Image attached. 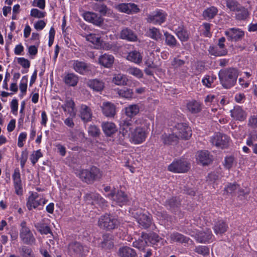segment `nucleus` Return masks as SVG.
Segmentation results:
<instances>
[{"mask_svg":"<svg viewBox=\"0 0 257 257\" xmlns=\"http://www.w3.org/2000/svg\"><path fill=\"white\" fill-rule=\"evenodd\" d=\"M142 237L144 240H147V245L155 244L157 242H158L160 240L159 236L155 233H150L149 234L143 233Z\"/></svg>","mask_w":257,"mask_h":257,"instance_id":"32","label":"nucleus"},{"mask_svg":"<svg viewBox=\"0 0 257 257\" xmlns=\"http://www.w3.org/2000/svg\"><path fill=\"white\" fill-rule=\"evenodd\" d=\"M216 79V77L214 75L205 76L202 80V82L204 85L209 88L212 87L214 81Z\"/></svg>","mask_w":257,"mask_h":257,"instance_id":"50","label":"nucleus"},{"mask_svg":"<svg viewBox=\"0 0 257 257\" xmlns=\"http://www.w3.org/2000/svg\"><path fill=\"white\" fill-rule=\"evenodd\" d=\"M140 111V107L137 104H131L125 107L124 112L127 116L132 118L136 115Z\"/></svg>","mask_w":257,"mask_h":257,"instance_id":"34","label":"nucleus"},{"mask_svg":"<svg viewBox=\"0 0 257 257\" xmlns=\"http://www.w3.org/2000/svg\"><path fill=\"white\" fill-rule=\"evenodd\" d=\"M117 93L121 97L130 99L132 97L133 91L132 89L124 88L123 89L118 90Z\"/></svg>","mask_w":257,"mask_h":257,"instance_id":"52","label":"nucleus"},{"mask_svg":"<svg viewBox=\"0 0 257 257\" xmlns=\"http://www.w3.org/2000/svg\"><path fill=\"white\" fill-rule=\"evenodd\" d=\"M193 228L188 229L187 233L195 237L197 241L200 243L209 242L212 238V234L209 229H206L203 232H198V229L193 227Z\"/></svg>","mask_w":257,"mask_h":257,"instance_id":"8","label":"nucleus"},{"mask_svg":"<svg viewBox=\"0 0 257 257\" xmlns=\"http://www.w3.org/2000/svg\"><path fill=\"white\" fill-rule=\"evenodd\" d=\"M229 141V138L226 135L220 133L215 134L211 139V142L213 145L221 148L226 147Z\"/></svg>","mask_w":257,"mask_h":257,"instance_id":"14","label":"nucleus"},{"mask_svg":"<svg viewBox=\"0 0 257 257\" xmlns=\"http://www.w3.org/2000/svg\"><path fill=\"white\" fill-rule=\"evenodd\" d=\"M43 156L42 153L40 150L34 151L30 156V160L33 164L35 165L38 161V160Z\"/></svg>","mask_w":257,"mask_h":257,"instance_id":"53","label":"nucleus"},{"mask_svg":"<svg viewBox=\"0 0 257 257\" xmlns=\"http://www.w3.org/2000/svg\"><path fill=\"white\" fill-rule=\"evenodd\" d=\"M22 250L23 252L22 257H35L32 249L28 247L23 246L22 248Z\"/></svg>","mask_w":257,"mask_h":257,"instance_id":"58","label":"nucleus"},{"mask_svg":"<svg viewBox=\"0 0 257 257\" xmlns=\"http://www.w3.org/2000/svg\"><path fill=\"white\" fill-rule=\"evenodd\" d=\"M12 178L16 193L18 195H22L23 187L21 179L20 173L19 169L15 170L14 174L12 175Z\"/></svg>","mask_w":257,"mask_h":257,"instance_id":"19","label":"nucleus"},{"mask_svg":"<svg viewBox=\"0 0 257 257\" xmlns=\"http://www.w3.org/2000/svg\"><path fill=\"white\" fill-rule=\"evenodd\" d=\"M98 224L101 228L110 230L117 226L118 221L114 217L105 214L99 219Z\"/></svg>","mask_w":257,"mask_h":257,"instance_id":"9","label":"nucleus"},{"mask_svg":"<svg viewBox=\"0 0 257 257\" xmlns=\"http://www.w3.org/2000/svg\"><path fill=\"white\" fill-rule=\"evenodd\" d=\"M114 57L111 55L104 54L101 55L98 59V63L106 68H110L114 62Z\"/></svg>","mask_w":257,"mask_h":257,"instance_id":"27","label":"nucleus"},{"mask_svg":"<svg viewBox=\"0 0 257 257\" xmlns=\"http://www.w3.org/2000/svg\"><path fill=\"white\" fill-rule=\"evenodd\" d=\"M27 84H28V76H24L22 77L20 84V94H19V96L21 98H23L26 94L27 90Z\"/></svg>","mask_w":257,"mask_h":257,"instance_id":"41","label":"nucleus"},{"mask_svg":"<svg viewBox=\"0 0 257 257\" xmlns=\"http://www.w3.org/2000/svg\"><path fill=\"white\" fill-rule=\"evenodd\" d=\"M47 201L42 195L37 192H32L27 199L26 205L30 210L36 208L41 209Z\"/></svg>","mask_w":257,"mask_h":257,"instance_id":"6","label":"nucleus"},{"mask_svg":"<svg viewBox=\"0 0 257 257\" xmlns=\"http://www.w3.org/2000/svg\"><path fill=\"white\" fill-rule=\"evenodd\" d=\"M31 16L37 18H43L45 16V13L37 9H33L31 11Z\"/></svg>","mask_w":257,"mask_h":257,"instance_id":"61","label":"nucleus"},{"mask_svg":"<svg viewBox=\"0 0 257 257\" xmlns=\"http://www.w3.org/2000/svg\"><path fill=\"white\" fill-rule=\"evenodd\" d=\"M164 35L166 38V43L168 45L174 46L176 45V40L173 35L168 33L167 32L165 33Z\"/></svg>","mask_w":257,"mask_h":257,"instance_id":"55","label":"nucleus"},{"mask_svg":"<svg viewBox=\"0 0 257 257\" xmlns=\"http://www.w3.org/2000/svg\"><path fill=\"white\" fill-rule=\"evenodd\" d=\"M188 162L184 160H179L173 161L168 166L169 171L175 173H185L189 169Z\"/></svg>","mask_w":257,"mask_h":257,"instance_id":"10","label":"nucleus"},{"mask_svg":"<svg viewBox=\"0 0 257 257\" xmlns=\"http://www.w3.org/2000/svg\"><path fill=\"white\" fill-rule=\"evenodd\" d=\"M227 228V225L223 221H218L214 227L215 233L217 234H222L224 233Z\"/></svg>","mask_w":257,"mask_h":257,"instance_id":"43","label":"nucleus"},{"mask_svg":"<svg viewBox=\"0 0 257 257\" xmlns=\"http://www.w3.org/2000/svg\"><path fill=\"white\" fill-rule=\"evenodd\" d=\"M83 17L85 21L96 26H100L103 22V19L101 17L92 12H85L83 14Z\"/></svg>","mask_w":257,"mask_h":257,"instance_id":"22","label":"nucleus"},{"mask_svg":"<svg viewBox=\"0 0 257 257\" xmlns=\"http://www.w3.org/2000/svg\"><path fill=\"white\" fill-rule=\"evenodd\" d=\"M196 160L203 165L208 164L211 161V158L207 151L198 152L196 155Z\"/></svg>","mask_w":257,"mask_h":257,"instance_id":"25","label":"nucleus"},{"mask_svg":"<svg viewBox=\"0 0 257 257\" xmlns=\"http://www.w3.org/2000/svg\"><path fill=\"white\" fill-rule=\"evenodd\" d=\"M103 133L106 137H111L117 132L116 125L111 121H103L101 123Z\"/></svg>","mask_w":257,"mask_h":257,"instance_id":"18","label":"nucleus"},{"mask_svg":"<svg viewBox=\"0 0 257 257\" xmlns=\"http://www.w3.org/2000/svg\"><path fill=\"white\" fill-rule=\"evenodd\" d=\"M116 8L119 12L128 14L138 13L140 10L138 6L133 3L121 4L118 5Z\"/></svg>","mask_w":257,"mask_h":257,"instance_id":"21","label":"nucleus"},{"mask_svg":"<svg viewBox=\"0 0 257 257\" xmlns=\"http://www.w3.org/2000/svg\"><path fill=\"white\" fill-rule=\"evenodd\" d=\"M103 114L106 117H112L116 113L115 106L112 103L104 101L100 106Z\"/></svg>","mask_w":257,"mask_h":257,"instance_id":"20","label":"nucleus"},{"mask_svg":"<svg viewBox=\"0 0 257 257\" xmlns=\"http://www.w3.org/2000/svg\"><path fill=\"white\" fill-rule=\"evenodd\" d=\"M172 135H175L171 140H167L171 136L165 135L163 137L164 142L166 144H173L177 143L179 139H188L192 135L191 128L186 123H179L176 124L172 130Z\"/></svg>","mask_w":257,"mask_h":257,"instance_id":"2","label":"nucleus"},{"mask_svg":"<svg viewBox=\"0 0 257 257\" xmlns=\"http://www.w3.org/2000/svg\"><path fill=\"white\" fill-rule=\"evenodd\" d=\"M168 239L172 243L177 242L189 243L190 241L189 238L178 232H173L171 233L169 236V237L168 238Z\"/></svg>","mask_w":257,"mask_h":257,"instance_id":"29","label":"nucleus"},{"mask_svg":"<svg viewBox=\"0 0 257 257\" xmlns=\"http://www.w3.org/2000/svg\"><path fill=\"white\" fill-rule=\"evenodd\" d=\"M146 35L156 41L161 40L162 36L160 30L155 27L149 28L146 32Z\"/></svg>","mask_w":257,"mask_h":257,"instance_id":"33","label":"nucleus"},{"mask_svg":"<svg viewBox=\"0 0 257 257\" xmlns=\"http://www.w3.org/2000/svg\"><path fill=\"white\" fill-rule=\"evenodd\" d=\"M106 195L113 201L112 206L118 205L122 206L126 204L128 201L127 196L121 191H117V192L114 191L113 193L108 194Z\"/></svg>","mask_w":257,"mask_h":257,"instance_id":"12","label":"nucleus"},{"mask_svg":"<svg viewBox=\"0 0 257 257\" xmlns=\"http://www.w3.org/2000/svg\"><path fill=\"white\" fill-rule=\"evenodd\" d=\"M120 38L131 42L137 40L136 34L131 29L125 28L123 29L120 33Z\"/></svg>","mask_w":257,"mask_h":257,"instance_id":"26","label":"nucleus"},{"mask_svg":"<svg viewBox=\"0 0 257 257\" xmlns=\"http://www.w3.org/2000/svg\"><path fill=\"white\" fill-rule=\"evenodd\" d=\"M87 85L93 90L96 91L102 90L104 87V82L97 79L89 80L87 82Z\"/></svg>","mask_w":257,"mask_h":257,"instance_id":"30","label":"nucleus"},{"mask_svg":"<svg viewBox=\"0 0 257 257\" xmlns=\"http://www.w3.org/2000/svg\"><path fill=\"white\" fill-rule=\"evenodd\" d=\"M17 62L24 68L28 69L30 66V61L24 57L18 58Z\"/></svg>","mask_w":257,"mask_h":257,"instance_id":"59","label":"nucleus"},{"mask_svg":"<svg viewBox=\"0 0 257 257\" xmlns=\"http://www.w3.org/2000/svg\"><path fill=\"white\" fill-rule=\"evenodd\" d=\"M89 199H92L93 200L92 203H97L102 205H104L105 200L103 198L99 196V194L97 193H92L90 194H88L86 196V199L89 200Z\"/></svg>","mask_w":257,"mask_h":257,"instance_id":"47","label":"nucleus"},{"mask_svg":"<svg viewBox=\"0 0 257 257\" xmlns=\"http://www.w3.org/2000/svg\"><path fill=\"white\" fill-rule=\"evenodd\" d=\"M147 244V240H144L142 238V236L138 240L133 242V246L139 249L140 250H144Z\"/></svg>","mask_w":257,"mask_h":257,"instance_id":"51","label":"nucleus"},{"mask_svg":"<svg viewBox=\"0 0 257 257\" xmlns=\"http://www.w3.org/2000/svg\"><path fill=\"white\" fill-rule=\"evenodd\" d=\"M220 176L218 172H213L209 174L207 178V182L212 185L213 188H215V186L218 184L219 182Z\"/></svg>","mask_w":257,"mask_h":257,"instance_id":"39","label":"nucleus"},{"mask_svg":"<svg viewBox=\"0 0 257 257\" xmlns=\"http://www.w3.org/2000/svg\"><path fill=\"white\" fill-rule=\"evenodd\" d=\"M88 251L87 246H83L79 242H72L68 246V253L72 256L85 255Z\"/></svg>","mask_w":257,"mask_h":257,"instance_id":"13","label":"nucleus"},{"mask_svg":"<svg viewBox=\"0 0 257 257\" xmlns=\"http://www.w3.org/2000/svg\"><path fill=\"white\" fill-rule=\"evenodd\" d=\"M231 116L235 120L243 121L246 117V112L239 106L230 110Z\"/></svg>","mask_w":257,"mask_h":257,"instance_id":"23","label":"nucleus"},{"mask_svg":"<svg viewBox=\"0 0 257 257\" xmlns=\"http://www.w3.org/2000/svg\"><path fill=\"white\" fill-rule=\"evenodd\" d=\"M92 113L89 107L86 105H82L80 109V117L84 121H88L91 118Z\"/></svg>","mask_w":257,"mask_h":257,"instance_id":"36","label":"nucleus"},{"mask_svg":"<svg viewBox=\"0 0 257 257\" xmlns=\"http://www.w3.org/2000/svg\"><path fill=\"white\" fill-rule=\"evenodd\" d=\"M118 255L120 257H136V252L129 247L123 246L119 249Z\"/></svg>","mask_w":257,"mask_h":257,"instance_id":"35","label":"nucleus"},{"mask_svg":"<svg viewBox=\"0 0 257 257\" xmlns=\"http://www.w3.org/2000/svg\"><path fill=\"white\" fill-rule=\"evenodd\" d=\"M78 81V78L77 75L73 73H69L66 75L64 78L65 83L69 86H75Z\"/></svg>","mask_w":257,"mask_h":257,"instance_id":"40","label":"nucleus"},{"mask_svg":"<svg viewBox=\"0 0 257 257\" xmlns=\"http://www.w3.org/2000/svg\"><path fill=\"white\" fill-rule=\"evenodd\" d=\"M127 81V76L122 74L114 75L112 79V82L117 85H125Z\"/></svg>","mask_w":257,"mask_h":257,"instance_id":"38","label":"nucleus"},{"mask_svg":"<svg viewBox=\"0 0 257 257\" xmlns=\"http://www.w3.org/2000/svg\"><path fill=\"white\" fill-rule=\"evenodd\" d=\"M217 13V9L214 7L207 8L203 12V17L206 20L212 19Z\"/></svg>","mask_w":257,"mask_h":257,"instance_id":"46","label":"nucleus"},{"mask_svg":"<svg viewBox=\"0 0 257 257\" xmlns=\"http://www.w3.org/2000/svg\"><path fill=\"white\" fill-rule=\"evenodd\" d=\"M218 75L223 87L229 88L235 84L238 76V72L236 69L230 68L220 71Z\"/></svg>","mask_w":257,"mask_h":257,"instance_id":"4","label":"nucleus"},{"mask_svg":"<svg viewBox=\"0 0 257 257\" xmlns=\"http://www.w3.org/2000/svg\"><path fill=\"white\" fill-rule=\"evenodd\" d=\"M208 50L211 55L216 56H224L227 53L226 49L220 50L217 47L210 46Z\"/></svg>","mask_w":257,"mask_h":257,"instance_id":"48","label":"nucleus"},{"mask_svg":"<svg viewBox=\"0 0 257 257\" xmlns=\"http://www.w3.org/2000/svg\"><path fill=\"white\" fill-rule=\"evenodd\" d=\"M75 174L82 181L87 183H91L101 176L100 170L95 167L91 168L90 170H78Z\"/></svg>","mask_w":257,"mask_h":257,"instance_id":"5","label":"nucleus"},{"mask_svg":"<svg viewBox=\"0 0 257 257\" xmlns=\"http://www.w3.org/2000/svg\"><path fill=\"white\" fill-rule=\"evenodd\" d=\"M26 222L21 223V229L20 230V236L21 239L25 243L32 244L35 241V238L30 229L26 226Z\"/></svg>","mask_w":257,"mask_h":257,"instance_id":"11","label":"nucleus"},{"mask_svg":"<svg viewBox=\"0 0 257 257\" xmlns=\"http://www.w3.org/2000/svg\"><path fill=\"white\" fill-rule=\"evenodd\" d=\"M235 12L236 18L238 20L245 19L249 15L247 9L240 6H239L238 8L236 9Z\"/></svg>","mask_w":257,"mask_h":257,"instance_id":"45","label":"nucleus"},{"mask_svg":"<svg viewBox=\"0 0 257 257\" xmlns=\"http://www.w3.org/2000/svg\"><path fill=\"white\" fill-rule=\"evenodd\" d=\"M195 250L197 253L201 254L203 255L208 254L209 252V248L207 247L202 245H200L196 247Z\"/></svg>","mask_w":257,"mask_h":257,"instance_id":"64","label":"nucleus"},{"mask_svg":"<svg viewBox=\"0 0 257 257\" xmlns=\"http://www.w3.org/2000/svg\"><path fill=\"white\" fill-rule=\"evenodd\" d=\"M225 34L229 40L234 41L241 39L244 36V33L242 30L236 28L227 30L225 32Z\"/></svg>","mask_w":257,"mask_h":257,"instance_id":"17","label":"nucleus"},{"mask_svg":"<svg viewBox=\"0 0 257 257\" xmlns=\"http://www.w3.org/2000/svg\"><path fill=\"white\" fill-rule=\"evenodd\" d=\"M187 107L191 112L193 113H197L201 110L200 104L196 101L188 102Z\"/></svg>","mask_w":257,"mask_h":257,"instance_id":"44","label":"nucleus"},{"mask_svg":"<svg viewBox=\"0 0 257 257\" xmlns=\"http://www.w3.org/2000/svg\"><path fill=\"white\" fill-rule=\"evenodd\" d=\"M166 18V14L162 10L153 12L148 17V22L155 25H161L164 23Z\"/></svg>","mask_w":257,"mask_h":257,"instance_id":"15","label":"nucleus"},{"mask_svg":"<svg viewBox=\"0 0 257 257\" xmlns=\"http://www.w3.org/2000/svg\"><path fill=\"white\" fill-rule=\"evenodd\" d=\"M119 125V133L132 144H140L146 140L149 125L145 121L139 119L133 122L131 120H122Z\"/></svg>","mask_w":257,"mask_h":257,"instance_id":"1","label":"nucleus"},{"mask_svg":"<svg viewBox=\"0 0 257 257\" xmlns=\"http://www.w3.org/2000/svg\"><path fill=\"white\" fill-rule=\"evenodd\" d=\"M132 213L139 225L142 227L147 228L152 224V216L148 212L139 209L136 212Z\"/></svg>","mask_w":257,"mask_h":257,"instance_id":"7","label":"nucleus"},{"mask_svg":"<svg viewBox=\"0 0 257 257\" xmlns=\"http://www.w3.org/2000/svg\"><path fill=\"white\" fill-rule=\"evenodd\" d=\"M88 133L93 137H96L99 135L100 130L95 125H90L88 128Z\"/></svg>","mask_w":257,"mask_h":257,"instance_id":"63","label":"nucleus"},{"mask_svg":"<svg viewBox=\"0 0 257 257\" xmlns=\"http://www.w3.org/2000/svg\"><path fill=\"white\" fill-rule=\"evenodd\" d=\"M172 30L175 31L177 37L181 42H185L189 38L188 32L184 29L183 26H178L177 28L175 25L172 26Z\"/></svg>","mask_w":257,"mask_h":257,"instance_id":"28","label":"nucleus"},{"mask_svg":"<svg viewBox=\"0 0 257 257\" xmlns=\"http://www.w3.org/2000/svg\"><path fill=\"white\" fill-rule=\"evenodd\" d=\"M64 111L70 116L74 117L76 115V110L74 107V102L69 98H67L65 103L62 106Z\"/></svg>","mask_w":257,"mask_h":257,"instance_id":"24","label":"nucleus"},{"mask_svg":"<svg viewBox=\"0 0 257 257\" xmlns=\"http://www.w3.org/2000/svg\"><path fill=\"white\" fill-rule=\"evenodd\" d=\"M27 137V134L26 132H22L20 134L18 140V146L22 148L24 145Z\"/></svg>","mask_w":257,"mask_h":257,"instance_id":"56","label":"nucleus"},{"mask_svg":"<svg viewBox=\"0 0 257 257\" xmlns=\"http://www.w3.org/2000/svg\"><path fill=\"white\" fill-rule=\"evenodd\" d=\"M27 46L29 55L31 56L32 58H33L34 56H36L38 53V48L39 46L34 45L31 46L27 45Z\"/></svg>","mask_w":257,"mask_h":257,"instance_id":"57","label":"nucleus"},{"mask_svg":"<svg viewBox=\"0 0 257 257\" xmlns=\"http://www.w3.org/2000/svg\"><path fill=\"white\" fill-rule=\"evenodd\" d=\"M142 58L141 54L139 52L135 50L130 52L128 54L126 59L135 64H139L142 62Z\"/></svg>","mask_w":257,"mask_h":257,"instance_id":"31","label":"nucleus"},{"mask_svg":"<svg viewBox=\"0 0 257 257\" xmlns=\"http://www.w3.org/2000/svg\"><path fill=\"white\" fill-rule=\"evenodd\" d=\"M103 241L101 242L100 246L104 249H109L113 246L111 236L109 235H104L103 236Z\"/></svg>","mask_w":257,"mask_h":257,"instance_id":"42","label":"nucleus"},{"mask_svg":"<svg viewBox=\"0 0 257 257\" xmlns=\"http://www.w3.org/2000/svg\"><path fill=\"white\" fill-rule=\"evenodd\" d=\"M235 164L236 162L234 160V158L232 156H227L224 159V166L227 169H229L231 168Z\"/></svg>","mask_w":257,"mask_h":257,"instance_id":"54","label":"nucleus"},{"mask_svg":"<svg viewBox=\"0 0 257 257\" xmlns=\"http://www.w3.org/2000/svg\"><path fill=\"white\" fill-rule=\"evenodd\" d=\"M35 226L42 234H47L51 232L50 229L48 226L37 224L35 225Z\"/></svg>","mask_w":257,"mask_h":257,"instance_id":"60","label":"nucleus"},{"mask_svg":"<svg viewBox=\"0 0 257 257\" xmlns=\"http://www.w3.org/2000/svg\"><path fill=\"white\" fill-rule=\"evenodd\" d=\"M29 42L30 43H34V45L39 46L40 43L39 34L37 33H33Z\"/></svg>","mask_w":257,"mask_h":257,"instance_id":"62","label":"nucleus"},{"mask_svg":"<svg viewBox=\"0 0 257 257\" xmlns=\"http://www.w3.org/2000/svg\"><path fill=\"white\" fill-rule=\"evenodd\" d=\"M244 75L238 79V83L242 88H247L250 84L251 78V74L249 72H243Z\"/></svg>","mask_w":257,"mask_h":257,"instance_id":"37","label":"nucleus"},{"mask_svg":"<svg viewBox=\"0 0 257 257\" xmlns=\"http://www.w3.org/2000/svg\"><path fill=\"white\" fill-rule=\"evenodd\" d=\"M126 72L137 78H141L143 76L142 70L137 67H130L127 69Z\"/></svg>","mask_w":257,"mask_h":257,"instance_id":"49","label":"nucleus"},{"mask_svg":"<svg viewBox=\"0 0 257 257\" xmlns=\"http://www.w3.org/2000/svg\"><path fill=\"white\" fill-rule=\"evenodd\" d=\"M104 34L102 31L94 30L93 32L86 34L84 36L86 41L91 43L96 49H102L105 50H109L112 49L113 44L105 42L101 39V36Z\"/></svg>","mask_w":257,"mask_h":257,"instance_id":"3","label":"nucleus"},{"mask_svg":"<svg viewBox=\"0 0 257 257\" xmlns=\"http://www.w3.org/2000/svg\"><path fill=\"white\" fill-rule=\"evenodd\" d=\"M92 67L91 65L78 60L75 61L73 63V68L75 71L82 75L88 74L91 71Z\"/></svg>","mask_w":257,"mask_h":257,"instance_id":"16","label":"nucleus"}]
</instances>
